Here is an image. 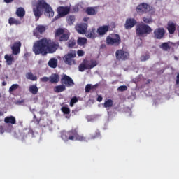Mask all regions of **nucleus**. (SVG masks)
<instances>
[{
    "label": "nucleus",
    "mask_w": 179,
    "mask_h": 179,
    "mask_svg": "<svg viewBox=\"0 0 179 179\" xmlns=\"http://www.w3.org/2000/svg\"><path fill=\"white\" fill-rule=\"evenodd\" d=\"M65 90H66V87L64 84L57 85L54 88L55 93H61L62 92H65Z\"/></svg>",
    "instance_id": "a878e982"
},
{
    "label": "nucleus",
    "mask_w": 179,
    "mask_h": 179,
    "mask_svg": "<svg viewBox=\"0 0 179 179\" xmlns=\"http://www.w3.org/2000/svg\"><path fill=\"white\" fill-rule=\"evenodd\" d=\"M41 82H48V80H50V78H48V77H43V78H41Z\"/></svg>",
    "instance_id": "09e8293b"
},
{
    "label": "nucleus",
    "mask_w": 179,
    "mask_h": 179,
    "mask_svg": "<svg viewBox=\"0 0 179 179\" xmlns=\"http://www.w3.org/2000/svg\"><path fill=\"white\" fill-rule=\"evenodd\" d=\"M61 111L66 115L71 114V109L66 106H62L61 108Z\"/></svg>",
    "instance_id": "e433bc0d"
},
{
    "label": "nucleus",
    "mask_w": 179,
    "mask_h": 179,
    "mask_svg": "<svg viewBox=\"0 0 179 179\" xmlns=\"http://www.w3.org/2000/svg\"><path fill=\"white\" fill-rule=\"evenodd\" d=\"M34 122L36 124V125H38V124H40V120H38V118H37L36 114H34Z\"/></svg>",
    "instance_id": "49530a36"
},
{
    "label": "nucleus",
    "mask_w": 179,
    "mask_h": 179,
    "mask_svg": "<svg viewBox=\"0 0 179 179\" xmlns=\"http://www.w3.org/2000/svg\"><path fill=\"white\" fill-rule=\"evenodd\" d=\"M106 43L107 45L119 47L120 44H121V37L118 34H111L106 37Z\"/></svg>",
    "instance_id": "20e7f679"
},
{
    "label": "nucleus",
    "mask_w": 179,
    "mask_h": 179,
    "mask_svg": "<svg viewBox=\"0 0 179 179\" xmlns=\"http://www.w3.org/2000/svg\"><path fill=\"white\" fill-rule=\"evenodd\" d=\"M99 87V84H95L94 85H92V90H96Z\"/></svg>",
    "instance_id": "3c124183"
},
{
    "label": "nucleus",
    "mask_w": 179,
    "mask_h": 179,
    "mask_svg": "<svg viewBox=\"0 0 179 179\" xmlns=\"http://www.w3.org/2000/svg\"><path fill=\"white\" fill-rule=\"evenodd\" d=\"M166 30L163 27L157 28L154 30V38L157 40H162V38H164Z\"/></svg>",
    "instance_id": "9b49d317"
},
{
    "label": "nucleus",
    "mask_w": 179,
    "mask_h": 179,
    "mask_svg": "<svg viewBox=\"0 0 179 179\" xmlns=\"http://www.w3.org/2000/svg\"><path fill=\"white\" fill-rule=\"evenodd\" d=\"M20 135L22 138V139H24V138H27V136H29V135H33V130L27 128V129H24L21 133Z\"/></svg>",
    "instance_id": "412c9836"
},
{
    "label": "nucleus",
    "mask_w": 179,
    "mask_h": 179,
    "mask_svg": "<svg viewBox=\"0 0 179 179\" xmlns=\"http://www.w3.org/2000/svg\"><path fill=\"white\" fill-rule=\"evenodd\" d=\"M5 132V130L3 129V126H0V134H3Z\"/></svg>",
    "instance_id": "864d4df0"
},
{
    "label": "nucleus",
    "mask_w": 179,
    "mask_h": 179,
    "mask_svg": "<svg viewBox=\"0 0 179 179\" xmlns=\"http://www.w3.org/2000/svg\"><path fill=\"white\" fill-rule=\"evenodd\" d=\"M1 68H2V65L0 64V69H1Z\"/></svg>",
    "instance_id": "bf43d9fd"
},
{
    "label": "nucleus",
    "mask_w": 179,
    "mask_h": 179,
    "mask_svg": "<svg viewBox=\"0 0 179 179\" xmlns=\"http://www.w3.org/2000/svg\"><path fill=\"white\" fill-rule=\"evenodd\" d=\"M8 23L10 26H12L13 24H16V26L21 24L22 22L19 20H17L16 19L13 18V17H10L8 20Z\"/></svg>",
    "instance_id": "473e14b6"
},
{
    "label": "nucleus",
    "mask_w": 179,
    "mask_h": 179,
    "mask_svg": "<svg viewBox=\"0 0 179 179\" xmlns=\"http://www.w3.org/2000/svg\"><path fill=\"white\" fill-rule=\"evenodd\" d=\"M115 57L117 61H127L129 59V52L122 49H119L115 52Z\"/></svg>",
    "instance_id": "0eeeda50"
},
{
    "label": "nucleus",
    "mask_w": 179,
    "mask_h": 179,
    "mask_svg": "<svg viewBox=\"0 0 179 179\" xmlns=\"http://www.w3.org/2000/svg\"><path fill=\"white\" fill-rule=\"evenodd\" d=\"M61 138L65 142H68V141H73V136H71L70 130L68 131H63Z\"/></svg>",
    "instance_id": "a211bd4d"
},
{
    "label": "nucleus",
    "mask_w": 179,
    "mask_h": 179,
    "mask_svg": "<svg viewBox=\"0 0 179 179\" xmlns=\"http://www.w3.org/2000/svg\"><path fill=\"white\" fill-rule=\"evenodd\" d=\"M49 79L50 83H58L59 82V75L57 73L52 74Z\"/></svg>",
    "instance_id": "393cba45"
},
{
    "label": "nucleus",
    "mask_w": 179,
    "mask_h": 179,
    "mask_svg": "<svg viewBox=\"0 0 179 179\" xmlns=\"http://www.w3.org/2000/svg\"><path fill=\"white\" fill-rule=\"evenodd\" d=\"M86 13H87V15L90 16H93L94 15H97V10H96V8L94 7H88L86 9Z\"/></svg>",
    "instance_id": "bb28decb"
},
{
    "label": "nucleus",
    "mask_w": 179,
    "mask_h": 179,
    "mask_svg": "<svg viewBox=\"0 0 179 179\" xmlns=\"http://www.w3.org/2000/svg\"><path fill=\"white\" fill-rule=\"evenodd\" d=\"M103 107L105 108H108L109 107H113V100L108 99L104 102Z\"/></svg>",
    "instance_id": "4c0bfd02"
},
{
    "label": "nucleus",
    "mask_w": 179,
    "mask_h": 179,
    "mask_svg": "<svg viewBox=\"0 0 179 179\" xmlns=\"http://www.w3.org/2000/svg\"><path fill=\"white\" fill-rule=\"evenodd\" d=\"M75 15H69L66 17V21L68 24H69V26H72V24H73V23H75Z\"/></svg>",
    "instance_id": "72a5a7b5"
},
{
    "label": "nucleus",
    "mask_w": 179,
    "mask_h": 179,
    "mask_svg": "<svg viewBox=\"0 0 179 179\" xmlns=\"http://www.w3.org/2000/svg\"><path fill=\"white\" fill-rule=\"evenodd\" d=\"M24 101H22L21 103H23Z\"/></svg>",
    "instance_id": "052dcab7"
},
{
    "label": "nucleus",
    "mask_w": 179,
    "mask_h": 179,
    "mask_svg": "<svg viewBox=\"0 0 179 179\" xmlns=\"http://www.w3.org/2000/svg\"><path fill=\"white\" fill-rule=\"evenodd\" d=\"M66 118H71V115L66 116Z\"/></svg>",
    "instance_id": "13d9d810"
},
{
    "label": "nucleus",
    "mask_w": 179,
    "mask_h": 179,
    "mask_svg": "<svg viewBox=\"0 0 179 179\" xmlns=\"http://www.w3.org/2000/svg\"><path fill=\"white\" fill-rule=\"evenodd\" d=\"M66 45L68 48H75L76 47V40H75V38H71L66 43Z\"/></svg>",
    "instance_id": "cd10ccee"
},
{
    "label": "nucleus",
    "mask_w": 179,
    "mask_h": 179,
    "mask_svg": "<svg viewBox=\"0 0 179 179\" xmlns=\"http://www.w3.org/2000/svg\"><path fill=\"white\" fill-rule=\"evenodd\" d=\"M29 90L32 94H37L38 93V87H37V85H30Z\"/></svg>",
    "instance_id": "c85d7f7f"
},
{
    "label": "nucleus",
    "mask_w": 179,
    "mask_h": 179,
    "mask_svg": "<svg viewBox=\"0 0 179 179\" xmlns=\"http://www.w3.org/2000/svg\"><path fill=\"white\" fill-rule=\"evenodd\" d=\"M76 30H77L78 33L80 34H86V31L87 30V25L86 24H80L76 27Z\"/></svg>",
    "instance_id": "f3484780"
},
{
    "label": "nucleus",
    "mask_w": 179,
    "mask_h": 179,
    "mask_svg": "<svg viewBox=\"0 0 179 179\" xmlns=\"http://www.w3.org/2000/svg\"><path fill=\"white\" fill-rule=\"evenodd\" d=\"M159 48H161V50H163V51H169V50H170L171 47L170 46V45H169V43L164 42L159 45Z\"/></svg>",
    "instance_id": "7c9ffc66"
},
{
    "label": "nucleus",
    "mask_w": 179,
    "mask_h": 179,
    "mask_svg": "<svg viewBox=\"0 0 179 179\" xmlns=\"http://www.w3.org/2000/svg\"><path fill=\"white\" fill-rule=\"evenodd\" d=\"M127 90H128L127 85H121L117 88V92H125Z\"/></svg>",
    "instance_id": "a19ab883"
},
{
    "label": "nucleus",
    "mask_w": 179,
    "mask_h": 179,
    "mask_svg": "<svg viewBox=\"0 0 179 179\" xmlns=\"http://www.w3.org/2000/svg\"><path fill=\"white\" fill-rule=\"evenodd\" d=\"M58 45L50 39L43 38L34 43L33 46V52L35 55H47V54H52L57 51Z\"/></svg>",
    "instance_id": "f257e3e1"
},
{
    "label": "nucleus",
    "mask_w": 179,
    "mask_h": 179,
    "mask_svg": "<svg viewBox=\"0 0 179 179\" xmlns=\"http://www.w3.org/2000/svg\"><path fill=\"white\" fill-rule=\"evenodd\" d=\"M136 10L138 15H144L150 12V6L146 3H141L137 6Z\"/></svg>",
    "instance_id": "1a4fd4ad"
},
{
    "label": "nucleus",
    "mask_w": 179,
    "mask_h": 179,
    "mask_svg": "<svg viewBox=\"0 0 179 179\" xmlns=\"http://www.w3.org/2000/svg\"><path fill=\"white\" fill-rule=\"evenodd\" d=\"M97 101H99V103H101V101H103V97L101 96H98Z\"/></svg>",
    "instance_id": "5fc2aeb1"
},
{
    "label": "nucleus",
    "mask_w": 179,
    "mask_h": 179,
    "mask_svg": "<svg viewBox=\"0 0 179 179\" xmlns=\"http://www.w3.org/2000/svg\"><path fill=\"white\" fill-rule=\"evenodd\" d=\"M176 26H177V24L173 21H169L167 24V30L169 33V34H174L176 32Z\"/></svg>",
    "instance_id": "6ab92c4d"
},
{
    "label": "nucleus",
    "mask_w": 179,
    "mask_h": 179,
    "mask_svg": "<svg viewBox=\"0 0 179 179\" xmlns=\"http://www.w3.org/2000/svg\"><path fill=\"white\" fill-rule=\"evenodd\" d=\"M61 83L66 87H71V86H73V85H75V83L73 82L72 78L66 74L62 76L61 78Z\"/></svg>",
    "instance_id": "9d476101"
},
{
    "label": "nucleus",
    "mask_w": 179,
    "mask_h": 179,
    "mask_svg": "<svg viewBox=\"0 0 179 179\" xmlns=\"http://www.w3.org/2000/svg\"><path fill=\"white\" fill-rule=\"evenodd\" d=\"M136 23V20L134 18H128L126 20L124 27L127 30H130V29H132V27H134Z\"/></svg>",
    "instance_id": "ddd939ff"
},
{
    "label": "nucleus",
    "mask_w": 179,
    "mask_h": 179,
    "mask_svg": "<svg viewBox=\"0 0 179 179\" xmlns=\"http://www.w3.org/2000/svg\"><path fill=\"white\" fill-rule=\"evenodd\" d=\"M27 79H29L30 80L36 81L37 80V76L33 75V73L29 72L26 74Z\"/></svg>",
    "instance_id": "c9c22d12"
},
{
    "label": "nucleus",
    "mask_w": 179,
    "mask_h": 179,
    "mask_svg": "<svg viewBox=\"0 0 179 179\" xmlns=\"http://www.w3.org/2000/svg\"><path fill=\"white\" fill-rule=\"evenodd\" d=\"M108 30H110V27L108 25H103L97 29L96 33L99 36H104L108 32Z\"/></svg>",
    "instance_id": "dca6fc26"
},
{
    "label": "nucleus",
    "mask_w": 179,
    "mask_h": 179,
    "mask_svg": "<svg viewBox=\"0 0 179 179\" xmlns=\"http://www.w3.org/2000/svg\"><path fill=\"white\" fill-rule=\"evenodd\" d=\"M4 59H6L7 65H12L15 62V57L13 55H6Z\"/></svg>",
    "instance_id": "5701e85b"
},
{
    "label": "nucleus",
    "mask_w": 179,
    "mask_h": 179,
    "mask_svg": "<svg viewBox=\"0 0 179 179\" xmlns=\"http://www.w3.org/2000/svg\"><path fill=\"white\" fill-rule=\"evenodd\" d=\"M70 134H71V136H73V141H75L76 135L78 134V129H71L70 130Z\"/></svg>",
    "instance_id": "58836bf2"
},
{
    "label": "nucleus",
    "mask_w": 179,
    "mask_h": 179,
    "mask_svg": "<svg viewBox=\"0 0 179 179\" xmlns=\"http://www.w3.org/2000/svg\"><path fill=\"white\" fill-rule=\"evenodd\" d=\"M17 89H19V84H13L9 88V92L12 93V92H15Z\"/></svg>",
    "instance_id": "ea45409f"
},
{
    "label": "nucleus",
    "mask_w": 179,
    "mask_h": 179,
    "mask_svg": "<svg viewBox=\"0 0 179 179\" xmlns=\"http://www.w3.org/2000/svg\"><path fill=\"white\" fill-rule=\"evenodd\" d=\"M77 55H78V57H83V55H85V52L82 50H78L77 51Z\"/></svg>",
    "instance_id": "de8ad7c7"
},
{
    "label": "nucleus",
    "mask_w": 179,
    "mask_h": 179,
    "mask_svg": "<svg viewBox=\"0 0 179 179\" xmlns=\"http://www.w3.org/2000/svg\"><path fill=\"white\" fill-rule=\"evenodd\" d=\"M76 57V52L71 51L66 55H64L63 57V60L67 65H73L75 64V59Z\"/></svg>",
    "instance_id": "6e6552de"
},
{
    "label": "nucleus",
    "mask_w": 179,
    "mask_h": 179,
    "mask_svg": "<svg viewBox=\"0 0 179 179\" xmlns=\"http://www.w3.org/2000/svg\"><path fill=\"white\" fill-rule=\"evenodd\" d=\"M149 58H150V55H145L141 56V61H148V59H149Z\"/></svg>",
    "instance_id": "a18cd8bd"
},
{
    "label": "nucleus",
    "mask_w": 179,
    "mask_h": 179,
    "mask_svg": "<svg viewBox=\"0 0 179 179\" xmlns=\"http://www.w3.org/2000/svg\"><path fill=\"white\" fill-rule=\"evenodd\" d=\"M4 122L6 124H11L15 125L16 124V118L14 116H8L4 118Z\"/></svg>",
    "instance_id": "4be33fe9"
},
{
    "label": "nucleus",
    "mask_w": 179,
    "mask_h": 179,
    "mask_svg": "<svg viewBox=\"0 0 179 179\" xmlns=\"http://www.w3.org/2000/svg\"><path fill=\"white\" fill-rule=\"evenodd\" d=\"M55 36L56 38H59V41L65 42L69 40V36H71V34L69 32L65 33V30L62 28H58L56 30Z\"/></svg>",
    "instance_id": "423d86ee"
},
{
    "label": "nucleus",
    "mask_w": 179,
    "mask_h": 179,
    "mask_svg": "<svg viewBox=\"0 0 179 179\" xmlns=\"http://www.w3.org/2000/svg\"><path fill=\"white\" fill-rule=\"evenodd\" d=\"M97 31H96V28H92L85 32V36L87 38H91L92 40H94L96 37H97Z\"/></svg>",
    "instance_id": "2eb2a0df"
},
{
    "label": "nucleus",
    "mask_w": 179,
    "mask_h": 179,
    "mask_svg": "<svg viewBox=\"0 0 179 179\" xmlns=\"http://www.w3.org/2000/svg\"><path fill=\"white\" fill-rule=\"evenodd\" d=\"M75 103H78V98L76 96L73 97L70 101V106L73 107Z\"/></svg>",
    "instance_id": "37998d69"
},
{
    "label": "nucleus",
    "mask_w": 179,
    "mask_h": 179,
    "mask_svg": "<svg viewBox=\"0 0 179 179\" xmlns=\"http://www.w3.org/2000/svg\"><path fill=\"white\" fill-rule=\"evenodd\" d=\"M71 12V8L68 6H59L57 8V13L60 17H64Z\"/></svg>",
    "instance_id": "f8f14e48"
},
{
    "label": "nucleus",
    "mask_w": 179,
    "mask_h": 179,
    "mask_svg": "<svg viewBox=\"0 0 179 179\" xmlns=\"http://www.w3.org/2000/svg\"><path fill=\"white\" fill-rule=\"evenodd\" d=\"M77 43L78 45H86L87 44V39L86 38H78L77 40Z\"/></svg>",
    "instance_id": "f704fd0d"
},
{
    "label": "nucleus",
    "mask_w": 179,
    "mask_h": 179,
    "mask_svg": "<svg viewBox=\"0 0 179 179\" xmlns=\"http://www.w3.org/2000/svg\"><path fill=\"white\" fill-rule=\"evenodd\" d=\"M94 66H97V62L94 60L84 59L79 65L78 69L80 72H84L86 69H93Z\"/></svg>",
    "instance_id": "39448f33"
},
{
    "label": "nucleus",
    "mask_w": 179,
    "mask_h": 179,
    "mask_svg": "<svg viewBox=\"0 0 179 179\" xmlns=\"http://www.w3.org/2000/svg\"><path fill=\"white\" fill-rule=\"evenodd\" d=\"M22 47V43L20 41L15 42L13 45L11 47L13 55H17L20 53V48Z\"/></svg>",
    "instance_id": "4468645a"
},
{
    "label": "nucleus",
    "mask_w": 179,
    "mask_h": 179,
    "mask_svg": "<svg viewBox=\"0 0 179 179\" xmlns=\"http://www.w3.org/2000/svg\"><path fill=\"white\" fill-rule=\"evenodd\" d=\"M43 10L45 16L48 17H54V10L50 4L47 3L45 0H38L36 5L33 8V12L36 19H40L43 16Z\"/></svg>",
    "instance_id": "f03ea898"
},
{
    "label": "nucleus",
    "mask_w": 179,
    "mask_h": 179,
    "mask_svg": "<svg viewBox=\"0 0 179 179\" xmlns=\"http://www.w3.org/2000/svg\"><path fill=\"white\" fill-rule=\"evenodd\" d=\"M176 85H179V73L176 76Z\"/></svg>",
    "instance_id": "603ef678"
},
{
    "label": "nucleus",
    "mask_w": 179,
    "mask_h": 179,
    "mask_svg": "<svg viewBox=\"0 0 179 179\" xmlns=\"http://www.w3.org/2000/svg\"><path fill=\"white\" fill-rule=\"evenodd\" d=\"M100 136V131H96L95 136L92 138V139H95V138H99Z\"/></svg>",
    "instance_id": "8fccbe9b"
},
{
    "label": "nucleus",
    "mask_w": 179,
    "mask_h": 179,
    "mask_svg": "<svg viewBox=\"0 0 179 179\" xmlns=\"http://www.w3.org/2000/svg\"><path fill=\"white\" fill-rule=\"evenodd\" d=\"M2 85H3V86H6V83L5 81H3V82L2 83Z\"/></svg>",
    "instance_id": "4d7b16f0"
},
{
    "label": "nucleus",
    "mask_w": 179,
    "mask_h": 179,
    "mask_svg": "<svg viewBox=\"0 0 179 179\" xmlns=\"http://www.w3.org/2000/svg\"><path fill=\"white\" fill-rule=\"evenodd\" d=\"M0 97H1V94H0Z\"/></svg>",
    "instance_id": "680f3d73"
},
{
    "label": "nucleus",
    "mask_w": 179,
    "mask_h": 179,
    "mask_svg": "<svg viewBox=\"0 0 179 179\" xmlns=\"http://www.w3.org/2000/svg\"><path fill=\"white\" fill-rule=\"evenodd\" d=\"M153 31V29L150 26L146 24H138L136 27V34L138 37H146L148 34H150Z\"/></svg>",
    "instance_id": "7ed1b4c3"
},
{
    "label": "nucleus",
    "mask_w": 179,
    "mask_h": 179,
    "mask_svg": "<svg viewBox=\"0 0 179 179\" xmlns=\"http://www.w3.org/2000/svg\"><path fill=\"white\" fill-rule=\"evenodd\" d=\"M74 141H79L80 142H87L86 137H85V136L83 135L79 134V133H77Z\"/></svg>",
    "instance_id": "2f4dec72"
},
{
    "label": "nucleus",
    "mask_w": 179,
    "mask_h": 179,
    "mask_svg": "<svg viewBox=\"0 0 179 179\" xmlns=\"http://www.w3.org/2000/svg\"><path fill=\"white\" fill-rule=\"evenodd\" d=\"M16 15L18 16V17H20V19H23V17H24V15H26L24 8L22 7L18 8L16 10Z\"/></svg>",
    "instance_id": "b1692460"
},
{
    "label": "nucleus",
    "mask_w": 179,
    "mask_h": 179,
    "mask_svg": "<svg viewBox=\"0 0 179 179\" xmlns=\"http://www.w3.org/2000/svg\"><path fill=\"white\" fill-rule=\"evenodd\" d=\"M48 65L50 68H55L58 65V60L55 58H52L49 60Z\"/></svg>",
    "instance_id": "c756f323"
},
{
    "label": "nucleus",
    "mask_w": 179,
    "mask_h": 179,
    "mask_svg": "<svg viewBox=\"0 0 179 179\" xmlns=\"http://www.w3.org/2000/svg\"><path fill=\"white\" fill-rule=\"evenodd\" d=\"M4 2H6V3H10V2H13V0H4Z\"/></svg>",
    "instance_id": "6e6d98bb"
},
{
    "label": "nucleus",
    "mask_w": 179,
    "mask_h": 179,
    "mask_svg": "<svg viewBox=\"0 0 179 179\" xmlns=\"http://www.w3.org/2000/svg\"><path fill=\"white\" fill-rule=\"evenodd\" d=\"M44 31H45V27H44V25H38L33 31L34 36L37 37V36H38V33L42 34V33H44Z\"/></svg>",
    "instance_id": "aec40b11"
},
{
    "label": "nucleus",
    "mask_w": 179,
    "mask_h": 179,
    "mask_svg": "<svg viewBox=\"0 0 179 179\" xmlns=\"http://www.w3.org/2000/svg\"><path fill=\"white\" fill-rule=\"evenodd\" d=\"M143 21L144 22V23H146L147 24H149L150 23H152V22H153L152 20V17H143Z\"/></svg>",
    "instance_id": "79ce46f5"
},
{
    "label": "nucleus",
    "mask_w": 179,
    "mask_h": 179,
    "mask_svg": "<svg viewBox=\"0 0 179 179\" xmlns=\"http://www.w3.org/2000/svg\"><path fill=\"white\" fill-rule=\"evenodd\" d=\"M92 90V85L91 84H87L85 86V93H89Z\"/></svg>",
    "instance_id": "c03bdc74"
}]
</instances>
